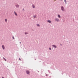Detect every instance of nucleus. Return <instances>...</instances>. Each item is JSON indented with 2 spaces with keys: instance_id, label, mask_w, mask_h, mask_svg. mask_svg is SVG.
Returning <instances> with one entry per match:
<instances>
[{
  "instance_id": "obj_1",
  "label": "nucleus",
  "mask_w": 78,
  "mask_h": 78,
  "mask_svg": "<svg viewBox=\"0 0 78 78\" xmlns=\"http://www.w3.org/2000/svg\"><path fill=\"white\" fill-rule=\"evenodd\" d=\"M61 10L62 11H63V12H64L65 11V9H64V7L63 6H62L61 7Z\"/></svg>"
},
{
  "instance_id": "obj_2",
  "label": "nucleus",
  "mask_w": 78,
  "mask_h": 78,
  "mask_svg": "<svg viewBox=\"0 0 78 78\" xmlns=\"http://www.w3.org/2000/svg\"><path fill=\"white\" fill-rule=\"evenodd\" d=\"M15 6L16 8H19V6H20L18 4L15 5Z\"/></svg>"
},
{
  "instance_id": "obj_3",
  "label": "nucleus",
  "mask_w": 78,
  "mask_h": 78,
  "mask_svg": "<svg viewBox=\"0 0 78 78\" xmlns=\"http://www.w3.org/2000/svg\"><path fill=\"white\" fill-rule=\"evenodd\" d=\"M26 73L27 74V75H29L30 74V71L29 70H26Z\"/></svg>"
},
{
  "instance_id": "obj_4",
  "label": "nucleus",
  "mask_w": 78,
  "mask_h": 78,
  "mask_svg": "<svg viewBox=\"0 0 78 78\" xmlns=\"http://www.w3.org/2000/svg\"><path fill=\"white\" fill-rule=\"evenodd\" d=\"M55 21H56V22H59V19H58V18H56L55 19Z\"/></svg>"
},
{
  "instance_id": "obj_5",
  "label": "nucleus",
  "mask_w": 78,
  "mask_h": 78,
  "mask_svg": "<svg viewBox=\"0 0 78 78\" xmlns=\"http://www.w3.org/2000/svg\"><path fill=\"white\" fill-rule=\"evenodd\" d=\"M2 47L3 50H5V45H4L2 46Z\"/></svg>"
},
{
  "instance_id": "obj_6",
  "label": "nucleus",
  "mask_w": 78,
  "mask_h": 78,
  "mask_svg": "<svg viewBox=\"0 0 78 78\" xmlns=\"http://www.w3.org/2000/svg\"><path fill=\"white\" fill-rule=\"evenodd\" d=\"M52 46L54 48H57V46L56 45H52Z\"/></svg>"
},
{
  "instance_id": "obj_7",
  "label": "nucleus",
  "mask_w": 78,
  "mask_h": 78,
  "mask_svg": "<svg viewBox=\"0 0 78 78\" xmlns=\"http://www.w3.org/2000/svg\"><path fill=\"white\" fill-rule=\"evenodd\" d=\"M32 6L33 8H34H34H35V5H34L33 4L32 5Z\"/></svg>"
},
{
  "instance_id": "obj_8",
  "label": "nucleus",
  "mask_w": 78,
  "mask_h": 78,
  "mask_svg": "<svg viewBox=\"0 0 78 78\" xmlns=\"http://www.w3.org/2000/svg\"><path fill=\"white\" fill-rule=\"evenodd\" d=\"M14 14H15V15H16V16H17V13L15 11L14 12Z\"/></svg>"
},
{
  "instance_id": "obj_9",
  "label": "nucleus",
  "mask_w": 78,
  "mask_h": 78,
  "mask_svg": "<svg viewBox=\"0 0 78 78\" xmlns=\"http://www.w3.org/2000/svg\"><path fill=\"white\" fill-rule=\"evenodd\" d=\"M48 22V23H51V21H50V20H48L47 21Z\"/></svg>"
},
{
  "instance_id": "obj_10",
  "label": "nucleus",
  "mask_w": 78,
  "mask_h": 78,
  "mask_svg": "<svg viewBox=\"0 0 78 78\" xmlns=\"http://www.w3.org/2000/svg\"><path fill=\"white\" fill-rule=\"evenodd\" d=\"M64 2H65V4H66V5L67 4V1H66V0H64Z\"/></svg>"
},
{
  "instance_id": "obj_11",
  "label": "nucleus",
  "mask_w": 78,
  "mask_h": 78,
  "mask_svg": "<svg viewBox=\"0 0 78 78\" xmlns=\"http://www.w3.org/2000/svg\"><path fill=\"white\" fill-rule=\"evenodd\" d=\"M58 16L59 18H61V16L59 15H58Z\"/></svg>"
},
{
  "instance_id": "obj_12",
  "label": "nucleus",
  "mask_w": 78,
  "mask_h": 78,
  "mask_svg": "<svg viewBox=\"0 0 78 78\" xmlns=\"http://www.w3.org/2000/svg\"><path fill=\"white\" fill-rule=\"evenodd\" d=\"M36 17V15L34 16V18L33 19H35Z\"/></svg>"
},
{
  "instance_id": "obj_13",
  "label": "nucleus",
  "mask_w": 78,
  "mask_h": 78,
  "mask_svg": "<svg viewBox=\"0 0 78 78\" xmlns=\"http://www.w3.org/2000/svg\"><path fill=\"white\" fill-rule=\"evenodd\" d=\"M3 59H4V61H6V58H5L4 57H3Z\"/></svg>"
},
{
  "instance_id": "obj_14",
  "label": "nucleus",
  "mask_w": 78,
  "mask_h": 78,
  "mask_svg": "<svg viewBox=\"0 0 78 78\" xmlns=\"http://www.w3.org/2000/svg\"><path fill=\"white\" fill-rule=\"evenodd\" d=\"M37 27H40V25L39 24H37Z\"/></svg>"
},
{
  "instance_id": "obj_15",
  "label": "nucleus",
  "mask_w": 78,
  "mask_h": 78,
  "mask_svg": "<svg viewBox=\"0 0 78 78\" xmlns=\"http://www.w3.org/2000/svg\"><path fill=\"white\" fill-rule=\"evenodd\" d=\"M28 34V32H25V34Z\"/></svg>"
},
{
  "instance_id": "obj_16",
  "label": "nucleus",
  "mask_w": 78,
  "mask_h": 78,
  "mask_svg": "<svg viewBox=\"0 0 78 78\" xmlns=\"http://www.w3.org/2000/svg\"><path fill=\"white\" fill-rule=\"evenodd\" d=\"M5 22H7V19H5Z\"/></svg>"
},
{
  "instance_id": "obj_17",
  "label": "nucleus",
  "mask_w": 78,
  "mask_h": 78,
  "mask_svg": "<svg viewBox=\"0 0 78 78\" xmlns=\"http://www.w3.org/2000/svg\"><path fill=\"white\" fill-rule=\"evenodd\" d=\"M12 39H13L14 40L15 39V38H14V36L12 37Z\"/></svg>"
},
{
  "instance_id": "obj_18",
  "label": "nucleus",
  "mask_w": 78,
  "mask_h": 78,
  "mask_svg": "<svg viewBox=\"0 0 78 78\" xmlns=\"http://www.w3.org/2000/svg\"><path fill=\"white\" fill-rule=\"evenodd\" d=\"M49 50H51V48H49Z\"/></svg>"
},
{
  "instance_id": "obj_19",
  "label": "nucleus",
  "mask_w": 78,
  "mask_h": 78,
  "mask_svg": "<svg viewBox=\"0 0 78 78\" xmlns=\"http://www.w3.org/2000/svg\"><path fill=\"white\" fill-rule=\"evenodd\" d=\"M19 60H20V61H21V59H20V58H19Z\"/></svg>"
},
{
  "instance_id": "obj_20",
  "label": "nucleus",
  "mask_w": 78,
  "mask_h": 78,
  "mask_svg": "<svg viewBox=\"0 0 78 78\" xmlns=\"http://www.w3.org/2000/svg\"><path fill=\"white\" fill-rule=\"evenodd\" d=\"M48 74H46V76H48Z\"/></svg>"
},
{
  "instance_id": "obj_21",
  "label": "nucleus",
  "mask_w": 78,
  "mask_h": 78,
  "mask_svg": "<svg viewBox=\"0 0 78 78\" xmlns=\"http://www.w3.org/2000/svg\"><path fill=\"white\" fill-rule=\"evenodd\" d=\"M23 11H24V9H23Z\"/></svg>"
},
{
  "instance_id": "obj_22",
  "label": "nucleus",
  "mask_w": 78,
  "mask_h": 78,
  "mask_svg": "<svg viewBox=\"0 0 78 78\" xmlns=\"http://www.w3.org/2000/svg\"><path fill=\"white\" fill-rule=\"evenodd\" d=\"M2 78H5V77H2Z\"/></svg>"
},
{
  "instance_id": "obj_23",
  "label": "nucleus",
  "mask_w": 78,
  "mask_h": 78,
  "mask_svg": "<svg viewBox=\"0 0 78 78\" xmlns=\"http://www.w3.org/2000/svg\"><path fill=\"white\" fill-rule=\"evenodd\" d=\"M20 44H21V42H20Z\"/></svg>"
},
{
  "instance_id": "obj_24",
  "label": "nucleus",
  "mask_w": 78,
  "mask_h": 78,
  "mask_svg": "<svg viewBox=\"0 0 78 78\" xmlns=\"http://www.w3.org/2000/svg\"><path fill=\"white\" fill-rule=\"evenodd\" d=\"M60 45H62V44H60Z\"/></svg>"
},
{
  "instance_id": "obj_25",
  "label": "nucleus",
  "mask_w": 78,
  "mask_h": 78,
  "mask_svg": "<svg viewBox=\"0 0 78 78\" xmlns=\"http://www.w3.org/2000/svg\"><path fill=\"white\" fill-rule=\"evenodd\" d=\"M35 59V60H36V59Z\"/></svg>"
},
{
  "instance_id": "obj_26",
  "label": "nucleus",
  "mask_w": 78,
  "mask_h": 78,
  "mask_svg": "<svg viewBox=\"0 0 78 78\" xmlns=\"http://www.w3.org/2000/svg\"><path fill=\"white\" fill-rule=\"evenodd\" d=\"M61 0V1H62V0Z\"/></svg>"
}]
</instances>
